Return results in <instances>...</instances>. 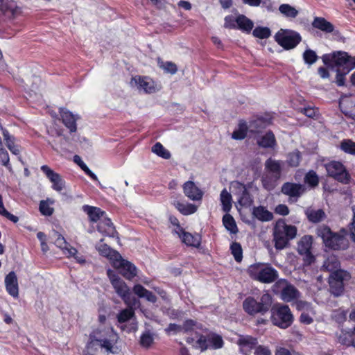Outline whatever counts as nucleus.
I'll return each instance as SVG.
<instances>
[{"label":"nucleus","mask_w":355,"mask_h":355,"mask_svg":"<svg viewBox=\"0 0 355 355\" xmlns=\"http://www.w3.org/2000/svg\"><path fill=\"white\" fill-rule=\"evenodd\" d=\"M272 304V297L268 293H263L259 299L252 296L247 297L243 302V309L249 315H264L267 313Z\"/></svg>","instance_id":"1"},{"label":"nucleus","mask_w":355,"mask_h":355,"mask_svg":"<svg viewBox=\"0 0 355 355\" xmlns=\"http://www.w3.org/2000/svg\"><path fill=\"white\" fill-rule=\"evenodd\" d=\"M297 235V228L294 225H287L284 220H279L273 229V241L275 248L282 250L286 248L289 241Z\"/></svg>","instance_id":"2"},{"label":"nucleus","mask_w":355,"mask_h":355,"mask_svg":"<svg viewBox=\"0 0 355 355\" xmlns=\"http://www.w3.org/2000/svg\"><path fill=\"white\" fill-rule=\"evenodd\" d=\"M249 276L254 280L263 284H270L278 278V272L269 263H257L248 269Z\"/></svg>","instance_id":"3"},{"label":"nucleus","mask_w":355,"mask_h":355,"mask_svg":"<svg viewBox=\"0 0 355 355\" xmlns=\"http://www.w3.org/2000/svg\"><path fill=\"white\" fill-rule=\"evenodd\" d=\"M272 324L281 329H287L294 321V316L289 306L284 304H276L270 308Z\"/></svg>","instance_id":"4"},{"label":"nucleus","mask_w":355,"mask_h":355,"mask_svg":"<svg viewBox=\"0 0 355 355\" xmlns=\"http://www.w3.org/2000/svg\"><path fill=\"white\" fill-rule=\"evenodd\" d=\"M343 234L334 233L329 227L324 226L318 230V236H321L325 245L334 250H344L347 247V241L345 237L347 231L343 229Z\"/></svg>","instance_id":"5"},{"label":"nucleus","mask_w":355,"mask_h":355,"mask_svg":"<svg viewBox=\"0 0 355 355\" xmlns=\"http://www.w3.org/2000/svg\"><path fill=\"white\" fill-rule=\"evenodd\" d=\"M272 290L276 294H279L280 298L285 302H292L298 300L300 292L285 279L277 281L272 286Z\"/></svg>","instance_id":"6"},{"label":"nucleus","mask_w":355,"mask_h":355,"mask_svg":"<svg viewBox=\"0 0 355 355\" xmlns=\"http://www.w3.org/2000/svg\"><path fill=\"white\" fill-rule=\"evenodd\" d=\"M322 62L328 67L336 66L347 70V73L352 70V56L345 51H336L324 54L322 57Z\"/></svg>","instance_id":"7"},{"label":"nucleus","mask_w":355,"mask_h":355,"mask_svg":"<svg viewBox=\"0 0 355 355\" xmlns=\"http://www.w3.org/2000/svg\"><path fill=\"white\" fill-rule=\"evenodd\" d=\"M274 37L275 42L285 50L294 49L302 41L300 33L291 29L281 28Z\"/></svg>","instance_id":"8"},{"label":"nucleus","mask_w":355,"mask_h":355,"mask_svg":"<svg viewBox=\"0 0 355 355\" xmlns=\"http://www.w3.org/2000/svg\"><path fill=\"white\" fill-rule=\"evenodd\" d=\"M350 279V275L346 270H340L331 273L329 277V291L335 297L344 293V282Z\"/></svg>","instance_id":"9"},{"label":"nucleus","mask_w":355,"mask_h":355,"mask_svg":"<svg viewBox=\"0 0 355 355\" xmlns=\"http://www.w3.org/2000/svg\"><path fill=\"white\" fill-rule=\"evenodd\" d=\"M107 274L116 293L122 298L125 304L130 306L132 302L129 287L120 277L115 275L112 270H107Z\"/></svg>","instance_id":"10"},{"label":"nucleus","mask_w":355,"mask_h":355,"mask_svg":"<svg viewBox=\"0 0 355 355\" xmlns=\"http://www.w3.org/2000/svg\"><path fill=\"white\" fill-rule=\"evenodd\" d=\"M325 168L329 176L343 184L349 183L350 175L341 162H330L325 164Z\"/></svg>","instance_id":"11"},{"label":"nucleus","mask_w":355,"mask_h":355,"mask_svg":"<svg viewBox=\"0 0 355 355\" xmlns=\"http://www.w3.org/2000/svg\"><path fill=\"white\" fill-rule=\"evenodd\" d=\"M249 187L239 181L231 183L232 192L237 197V202L241 207H249L253 203V198L248 190Z\"/></svg>","instance_id":"12"},{"label":"nucleus","mask_w":355,"mask_h":355,"mask_svg":"<svg viewBox=\"0 0 355 355\" xmlns=\"http://www.w3.org/2000/svg\"><path fill=\"white\" fill-rule=\"evenodd\" d=\"M113 266L119 270V272L127 279H132L137 275V268L131 262L125 260L121 256L112 263Z\"/></svg>","instance_id":"13"},{"label":"nucleus","mask_w":355,"mask_h":355,"mask_svg":"<svg viewBox=\"0 0 355 355\" xmlns=\"http://www.w3.org/2000/svg\"><path fill=\"white\" fill-rule=\"evenodd\" d=\"M99 332L94 331L90 334L89 342L87 343V348L88 350H92L99 347L105 349L107 352H112L113 345L110 340L107 339H102L98 336Z\"/></svg>","instance_id":"14"},{"label":"nucleus","mask_w":355,"mask_h":355,"mask_svg":"<svg viewBox=\"0 0 355 355\" xmlns=\"http://www.w3.org/2000/svg\"><path fill=\"white\" fill-rule=\"evenodd\" d=\"M282 192L297 200L306 191L304 185L293 182H286L282 187Z\"/></svg>","instance_id":"15"},{"label":"nucleus","mask_w":355,"mask_h":355,"mask_svg":"<svg viewBox=\"0 0 355 355\" xmlns=\"http://www.w3.org/2000/svg\"><path fill=\"white\" fill-rule=\"evenodd\" d=\"M42 171L46 175L47 178L53 183V189L60 191L64 187V182L61 176L53 171L49 166L43 165L41 166Z\"/></svg>","instance_id":"16"},{"label":"nucleus","mask_w":355,"mask_h":355,"mask_svg":"<svg viewBox=\"0 0 355 355\" xmlns=\"http://www.w3.org/2000/svg\"><path fill=\"white\" fill-rule=\"evenodd\" d=\"M130 83L132 85L137 86L139 89L144 90L146 93L150 94L156 91L154 82L147 77H134L132 78Z\"/></svg>","instance_id":"17"},{"label":"nucleus","mask_w":355,"mask_h":355,"mask_svg":"<svg viewBox=\"0 0 355 355\" xmlns=\"http://www.w3.org/2000/svg\"><path fill=\"white\" fill-rule=\"evenodd\" d=\"M60 114L62 123L69 130L70 132H75L77 130L76 121L78 116L73 114L71 112L64 109H60Z\"/></svg>","instance_id":"18"},{"label":"nucleus","mask_w":355,"mask_h":355,"mask_svg":"<svg viewBox=\"0 0 355 355\" xmlns=\"http://www.w3.org/2000/svg\"><path fill=\"white\" fill-rule=\"evenodd\" d=\"M184 193L191 200H200L203 192L192 181L186 182L183 185Z\"/></svg>","instance_id":"19"},{"label":"nucleus","mask_w":355,"mask_h":355,"mask_svg":"<svg viewBox=\"0 0 355 355\" xmlns=\"http://www.w3.org/2000/svg\"><path fill=\"white\" fill-rule=\"evenodd\" d=\"M240 350L244 355H249L257 345V340L250 336H241L238 340Z\"/></svg>","instance_id":"20"},{"label":"nucleus","mask_w":355,"mask_h":355,"mask_svg":"<svg viewBox=\"0 0 355 355\" xmlns=\"http://www.w3.org/2000/svg\"><path fill=\"white\" fill-rule=\"evenodd\" d=\"M5 285L8 293L14 297L19 295V287L17 275L15 272H10L5 278Z\"/></svg>","instance_id":"21"},{"label":"nucleus","mask_w":355,"mask_h":355,"mask_svg":"<svg viewBox=\"0 0 355 355\" xmlns=\"http://www.w3.org/2000/svg\"><path fill=\"white\" fill-rule=\"evenodd\" d=\"M103 239L96 245V249L99 254L109 259L112 263L117 258H121V254L116 250L111 248L109 245L103 243Z\"/></svg>","instance_id":"22"},{"label":"nucleus","mask_w":355,"mask_h":355,"mask_svg":"<svg viewBox=\"0 0 355 355\" xmlns=\"http://www.w3.org/2000/svg\"><path fill=\"white\" fill-rule=\"evenodd\" d=\"M54 236L56 237L54 241L55 245L62 249L64 254L67 257L74 256L76 253H78L77 250L71 247L60 234L56 232L54 233Z\"/></svg>","instance_id":"23"},{"label":"nucleus","mask_w":355,"mask_h":355,"mask_svg":"<svg viewBox=\"0 0 355 355\" xmlns=\"http://www.w3.org/2000/svg\"><path fill=\"white\" fill-rule=\"evenodd\" d=\"M321 270L330 272L331 273L342 270L338 257L334 254L328 255L323 262Z\"/></svg>","instance_id":"24"},{"label":"nucleus","mask_w":355,"mask_h":355,"mask_svg":"<svg viewBox=\"0 0 355 355\" xmlns=\"http://www.w3.org/2000/svg\"><path fill=\"white\" fill-rule=\"evenodd\" d=\"M97 230L105 236L114 237L116 234H117L113 223L111 222L110 219L107 218H105L99 222Z\"/></svg>","instance_id":"25"},{"label":"nucleus","mask_w":355,"mask_h":355,"mask_svg":"<svg viewBox=\"0 0 355 355\" xmlns=\"http://www.w3.org/2000/svg\"><path fill=\"white\" fill-rule=\"evenodd\" d=\"M283 162L273 159L272 158L268 159L265 162V168L268 174L273 175L274 176L280 178L282 173V168Z\"/></svg>","instance_id":"26"},{"label":"nucleus","mask_w":355,"mask_h":355,"mask_svg":"<svg viewBox=\"0 0 355 355\" xmlns=\"http://www.w3.org/2000/svg\"><path fill=\"white\" fill-rule=\"evenodd\" d=\"M252 214L254 217L262 222H268L273 219L272 213L263 206L254 207Z\"/></svg>","instance_id":"27"},{"label":"nucleus","mask_w":355,"mask_h":355,"mask_svg":"<svg viewBox=\"0 0 355 355\" xmlns=\"http://www.w3.org/2000/svg\"><path fill=\"white\" fill-rule=\"evenodd\" d=\"M236 28L246 33H250L254 27L253 21L244 15H239L236 18Z\"/></svg>","instance_id":"28"},{"label":"nucleus","mask_w":355,"mask_h":355,"mask_svg":"<svg viewBox=\"0 0 355 355\" xmlns=\"http://www.w3.org/2000/svg\"><path fill=\"white\" fill-rule=\"evenodd\" d=\"M312 26L325 33H332L334 30V25L323 17H316L312 22Z\"/></svg>","instance_id":"29"},{"label":"nucleus","mask_w":355,"mask_h":355,"mask_svg":"<svg viewBox=\"0 0 355 355\" xmlns=\"http://www.w3.org/2000/svg\"><path fill=\"white\" fill-rule=\"evenodd\" d=\"M83 210L87 213L92 222H97L105 214V211H102L100 208L89 205H84Z\"/></svg>","instance_id":"30"},{"label":"nucleus","mask_w":355,"mask_h":355,"mask_svg":"<svg viewBox=\"0 0 355 355\" xmlns=\"http://www.w3.org/2000/svg\"><path fill=\"white\" fill-rule=\"evenodd\" d=\"M270 124V120L263 117H258L250 121L249 129L252 132H259Z\"/></svg>","instance_id":"31"},{"label":"nucleus","mask_w":355,"mask_h":355,"mask_svg":"<svg viewBox=\"0 0 355 355\" xmlns=\"http://www.w3.org/2000/svg\"><path fill=\"white\" fill-rule=\"evenodd\" d=\"M257 144L263 148H273L276 145L274 134L269 131L257 140Z\"/></svg>","instance_id":"32"},{"label":"nucleus","mask_w":355,"mask_h":355,"mask_svg":"<svg viewBox=\"0 0 355 355\" xmlns=\"http://www.w3.org/2000/svg\"><path fill=\"white\" fill-rule=\"evenodd\" d=\"M220 200L222 205V209L225 213H229L232 209V196L226 189L222 190L220 195Z\"/></svg>","instance_id":"33"},{"label":"nucleus","mask_w":355,"mask_h":355,"mask_svg":"<svg viewBox=\"0 0 355 355\" xmlns=\"http://www.w3.org/2000/svg\"><path fill=\"white\" fill-rule=\"evenodd\" d=\"M180 238L182 239V241L185 243L187 245L197 247L200 245V241L199 236H193L191 234L185 232L182 229V232H180Z\"/></svg>","instance_id":"34"},{"label":"nucleus","mask_w":355,"mask_h":355,"mask_svg":"<svg viewBox=\"0 0 355 355\" xmlns=\"http://www.w3.org/2000/svg\"><path fill=\"white\" fill-rule=\"evenodd\" d=\"M279 180V178L273 175L265 174L261 178L262 186L266 190L268 191H272L276 187Z\"/></svg>","instance_id":"35"},{"label":"nucleus","mask_w":355,"mask_h":355,"mask_svg":"<svg viewBox=\"0 0 355 355\" xmlns=\"http://www.w3.org/2000/svg\"><path fill=\"white\" fill-rule=\"evenodd\" d=\"M173 205L183 215L192 214L195 213L198 209L197 206L191 203L184 204L179 201L174 202Z\"/></svg>","instance_id":"36"},{"label":"nucleus","mask_w":355,"mask_h":355,"mask_svg":"<svg viewBox=\"0 0 355 355\" xmlns=\"http://www.w3.org/2000/svg\"><path fill=\"white\" fill-rule=\"evenodd\" d=\"M0 130L3 136L6 146L8 149L15 155H19L20 151L17 146L15 145L13 139L10 136L8 130L0 125Z\"/></svg>","instance_id":"37"},{"label":"nucleus","mask_w":355,"mask_h":355,"mask_svg":"<svg viewBox=\"0 0 355 355\" xmlns=\"http://www.w3.org/2000/svg\"><path fill=\"white\" fill-rule=\"evenodd\" d=\"M312 245V236L306 235L304 236L297 244V250L300 254L307 253L311 251Z\"/></svg>","instance_id":"38"},{"label":"nucleus","mask_w":355,"mask_h":355,"mask_svg":"<svg viewBox=\"0 0 355 355\" xmlns=\"http://www.w3.org/2000/svg\"><path fill=\"white\" fill-rule=\"evenodd\" d=\"M248 128L249 126L245 121H240L238 129L233 132L232 137L234 139H243L247 135Z\"/></svg>","instance_id":"39"},{"label":"nucleus","mask_w":355,"mask_h":355,"mask_svg":"<svg viewBox=\"0 0 355 355\" xmlns=\"http://www.w3.org/2000/svg\"><path fill=\"white\" fill-rule=\"evenodd\" d=\"M223 223L225 227L232 234H236L238 232V228L234 218L226 213L223 217Z\"/></svg>","instance_id":"40"},{"label":"nucleus","mask_w":355,"mask_h":355,"mask_svg":"<svg viewBox=\"0 0 355 355\" xmlns=\"http://www.w3.org/2000/svg\"><path fill=\"white\" fill-rule=\"evenodd\" d=\"M306 215L309 221L315 223L320 222L325 216V214L322 209L306 210Z\"/></svg>","instance_id":"41"},{"label":"nucleus","mask_w":355,"mask_h":355,"mask_svg":"<svg viewBox=\"0 0 355 355\" xmlns=\"http://www.w3.org/2000/svg\"><path fill=\"white\" fill-rule=\"evenodd\" d=\"M339 340L343 345L355 347V328L352 331L343 333L339 337Z\"/></svg>","instance_id":"42"},{"label":"nucleus","mask_w":355,"mask_h":355,"mask_svg":"<svg viewBox=\"0 0 355 355\" xmlns=\"http://www.w3.org/2000/svg\"><path fill=\"white\" fill-rule=\"evenodd\" d=\"M279 10L286 17L295 18L298 15V11L294 7L286 3L280 5Z\"/></svg>","instance_id":"43"},{"label":"nucleus","mask_w":355,"mask_h":355,"mask_svg":"<svg viewBox=\"0 0 355 355\" xmlns=\"http://www.w3.org/2000/svg\"><path fill=\"white\" fill-rule=\"evenodd\" d=\"M2 10L6 14L10 15V17H15L21 13L20 8L14 1L3 5Z\"/></svg>","instance_id":"44"},{"label":"nucleus","mask_w":355,"mask_h":355,"mask_svg":"<svg viewBox=\"0 0 355 355\" xmlns=\"http://www.w3.org/2000/svg\"><path fill=\"white\" fill-rule=\"evenodd\" d=\"M304 182L311 187H316L319 184V178L317 173L313 171H309L304 176Z\"/></svg>","instance_id":"45"},{"label":"nucleus","mask_w":355,"mask_h":355,"mask_svg":"<svg viewBox=\"0 0 355 355\" xmlns=\"http://www.w3.org/2000/svg\"><path fill=\"white\" fill-rule=\"evenodd\" d=\"M158 66L165 71L175 74L178 71L176 64L172 62H164L161 58H157Z\"/></svg>","instance_id":"46"},{"label":"nucleus","mask_w":355,"mask_h":355,"mask_svg":"<svg viewBox=\"0 0 355 355\" xmlns=\"http://www.w3.org/2000/svg\"><path fill=\"white\" fill-rule=\"evenodd\" d=\"M152 151L158 156L168 159L171 157V153L160 143H156L152 147Z\"/></svg>","instance_id":"47"},{"label":"nucleus","mask_w":355,"mask_h":355,"mask_svg":"<svg viewBox=\"0 0 355 355\" xmlns=\"http://www.w3.org/2000/svg\"><path fill=\"white\" fill-rule=\"evenodd\" d=\"M252 35L259 39H267L270 36L271 31L268 27L257 26L253 30Z\"/></svg>","instance_id":"48"},{"label":"nucleus","mask_w":355,"mask_h":355,"mask_svg":"<svg viewBox=\"0 0 355 355\" xmlns=\"http://www.w3.org/2000/svg\"><path fill=\"white\" fill-rule=\"evenodd\" d=\"M347 311L340 308L334 310L331 313V318L339 324H343L347 320Z\"/></svg>","instance_id":"49"},{"label":"nucleus","mask_w":355,"mask_h":355,"mask_svg":"<svg viewBox=\"0 0 355 355\" xmlns=\"http://www.w3.org/2000/svg\"><path fill=\"white\" fill-rule=\"evenodd\" d=\"M134 315L135 311L131 307L125 309L117 315V320L120 323H123L131 319Z\"/></svg>","instance_id":"50"},{"label":"nucleus","mask_w":355,"mask_h":355,"mask_svg":"<svg viewBox=\"0 0 355 355\" xmlns=\"http://www.w3.org/2000/svg\"><path fill=\"white\" fill-rule=\"evenodd\" d=\"M340 149L346 153L355 155V142L351 139H344L340 145Z\"/></svg>","instance_id":"51"},{"label":"nucleus","mask_w":355,"mask_h":355,"mask_svg":"<svg viewBox=\"0 0 355 355\" xmlns=\"http://www.w3.org/2000/svg\"><path fill=\"white\" fill-rule=\"evenodd\" d=\"M52 200H42L40 203V211L42 215L51 216L53 213V208L50 207V204H53Z\"/></svg>","instance_id":"52"},{"label":"nucleus","mask_w":355,"mask_h":355,"mask_svg":"<svg viewBox=\"0 0 355 355\" xmlns=\"http://www.w3.org/2000/svg\"><path fill=\"white\" fill-rule=\"evenodd\" d=\"M230 249L235 260L237 262H240L243 258V250L241 244L237 242H233Z\"/></svg>","instance_id":"53"},{"label":"nucleus","mask_w":355,"mask_h":355,"mask_svg":"<svg viewBox=\"0 0 355 355\" xmlns=\"http://www.w3.org/2000/svg\"><path fill=\"white\" fill-rule=\"evenodd\" d=\"M303 59L306 64L311 65L317 61L318 55L314 51L306 49L303 53Z\"/></svg>","instance_id":"54"},{"label":"nucleus","mask_w":355,"mask_h":355,"mask_svg":"<svg viewBox=\"0 0 355 355\" xmlns=\"http://www.w3.org/2000/svg\"><path fill=\"white\" fill-rule=\"evenodd\" d=\"M0 159L2 165L5 166L8 170H12L8 153L7 150L3 148L1 142H0Z\"/></svg>","instance_id":"55"},{"label":"nucleus","mask_w":355,"mask_h":355,"mask_svg":"<svg viewBox=\"0 0 355 355\" xmlns=\"http://www.w3.org/2000/svg\"><path fill=\"white\" fill-rule=\"evenodd\" d=\"M301 160V153L299 150H295L288 154V163L291 166H297Z\"/></svg>","instance_id":"56"},{"label":"nucleus","mask_w":355,"mask_h":355,"mask_svg":"<svg viewBox=\"0 0 355 355\" xmlns=\"http://www.w3.org/2000/svg\"><path fill=\"white\" fill-rule=\"evenodd\" d=\"M196 341L195 343L196 345H194L195 347L200 348L202 351H204L207 349V340L204 336L196 333Z\"/></svg>","instance_id":"57"},{"label":"nucleus","mask_w":355,"mask_h":355,"mask_svg":"<svg viewBox=\"0 0 355 355\" xmlns=\"http://www.w3.org/2000/svg\"><path fill=\"white\" fill-rule=\"evenodd\" d=\"M153 342V338L150 332H146L141 335L140 343L143 347H149Z\"/></svg>","instance_id":"58"},{"label":"nucleus","mask_w":355,"mask_h":355,"mask_svg":"<svg viewBox=\"0 0 355 355\" xmlns=\"http://www.w3.org/2000/svg\"><path fill=\"white\" fill-rule=\"evenodd\" d=\"M224 26H225V28H227L236 29L237 28L236 19H234V17H232L231 15L226 16L225 17Z\"/></svg>","instance_id":"59"},{"label":"nucleus","mask_w":355,"mask_h":355,"mask_svg":"<svg viewBox=\"0 0 355 355\" xmlns=\"http://www.w3.org/2000/svg\"><path fill=\"white\" fill-rule=\"evenodd\" d=\"M169 221L173 225L176 226V229L173 231L174 233L180 236V232H182L183 228L180 225L178 219L174 216H170Z\"/></svg>","instance_id":"60"},{"label":"nucleus","mask_w":355,"mask_h":355,"mask_svg":"<svg viewBox=\"0 0 355 355\" xmlns=\"http://www.w3.org/2000/svg\"><path fill=\"white\" fill-rule=\"evenodd\" d=\"M133 291L135 294L137 295L139 297L142 298L144 297L145 293L147 291V289H146L141 284H136L133 287Z\"/></svg>","instance_id":"61"},{"label":"nucleus","mask_w":355,"mask_h":355,"mask_svg":"<svg viewBox=\"0 0 355 355\" xmlns=\"http://www.w3.org/2000/svg\"><path fill=\"white\" fill-rule=\"evenodd\" d=\"M196 326V322L192 320H186L182 326V330L184 332L191 331Z\"/></svg>","instance_id":"62"},{"label":"nucleus","mask_w":355,"mask_h":355,"mask_svg":"<svg viewBox=\"0 0 355 355\" xmlns=\"http://www.w3.org/2000/svg\"><path fill=\"white\" fill-rule=\"evenodd\" d=\"M354 216L352 223L349 225L351 239L355 242V207L352 208Z\"/></svg>","instance_id":"63"},{"label":"nucleus","mask_w":355,"mask_h":355,"mask_svg":"<svg viewBox=\"0 0 355 355\" xmlns=\"http://www.w3.org/2000/svg\"><path fill=\"white\" fill-rule=\"evenodd\" d=\"M347 106L349 107V110L345 111L346 115L352 117L355 119V102L353 101H347Z\"/></svg>","instance_id":"64"}]
</instances>
